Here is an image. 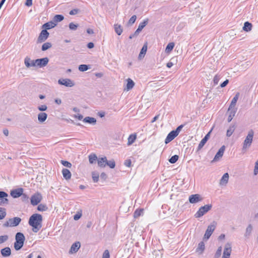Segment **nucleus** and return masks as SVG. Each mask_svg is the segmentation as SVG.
<instances>
[{"label":"nucleus","instance_id":"nucleus-1","mask_svg":"<svg viewBox=\"0 0 258 258\" xmlns=\"http://www.w3.org/2000/svg\"><path fill=\"white\" fill-rule=\"evenodd\" d=\"M42 216L39 214H34L30 216L28 223L32 227V230L34 232H37L42 227Z\"/></svg>","mask_w":258,"mask_h":258},{"label":"nucleus","instance_id":"nucleus-2","mask_svg":"<svg viewBox=\"0 0 258 258\" xmlns=\"http://www.w3.org/2000/svg\"><path fill=\"white\" fill-rule=\"evenodd\" d=\"M48 61L49 59L47 57L31 60L30 57L27 56L24 59V63L27 68L35 66L42 67L46 66L48 63Z\"/></svg>","mask_w":258,"mask_h":258},{"label":"nucleus","instance_id":"nucleus-3","mask_svg":"<svg viewBox=\"0 0 258 258\" xmlns=\"http://www.w3.org/2000/svg\"><path fill=\"white\" fill-rule=\"evenodd\" d=\"M15 239L14 248L16 250H19L23 246L25 239L24 235L21 232H18L16 234Z\"/></svg>","mask_w":258,"mask_h":258},{"label":"nucleus","instance_id":"nucleus-4","mask_svg":"<svg viewBox=\"0 0 258 258\" xmlns=\"http://www.w3.org/2000/svg\"><path fill=\"white\" fill-rule=\"evenodd\" d=\"M253 135V131L252 130H250V131H249L248 134L246 137V138L245 139L243 143V151H246L247 148L250 147L252 142Z\"/></svg>","mask_w":258,"mask_h":258},{"label":"nucleus","instance_id":"nucleus-5","mask_svg":"<svg viewBox=\"0 0 258 258\" xmlns=\"http://www.w3.org/2000/svg\"><path fill=\"white\" fill-rule=\"evenodd\" d=\"M211 204L206 205L201 207L195 215L196 218H200L211 209Z\"/></svg>","mask_w":258,"mask_h":258},{"label":"nucleus","instance_id":"nucleus-6","mask_svg":"<svg viewBox=\"0 0 258 258\" xmlns=\"http://www.w3.org/2000/svg\"><path fill=\"white\" fill-rule=\"evenodd\" d=\"M21 219L19 217H14L13 218H10L9 220L6 222L3 226L5 227H16L18 226L21 222Z\"/></svg>","mask_w":258,"mask_h":258},{"label":"nucleus","instance_id":"nucleus-7","mask_svg":"<svg viewBox=\"0 0 258 258\" xmlns=\"http://www.w3.org/2000/svg\"><path fill=\"white\" fill-rule=\"evenodd\" d=\"M215 228L216 223L215 222H213V223L211 224L208 226L204 235V238L206 239H208L212 235V234L213 233Z\"/></svg>","mask_w":258,"mask_h":258},{"label":"nucleus","instance_id":"nucleus-8","mask_svg":"<svg viewBox=\"0 0 258 258\" xmlns=\"http://www.w3.org/2000/svg\"><path fill=\"white\" fill-rule=\"evenodd\" d=\"M42 200V196L39 192H36L31 197V204L33 206H36L38 205Z\"/></svg>","mask_w":258,"mask_h":258},{"label":"nucleus","instance_id":"nucleus-9","mask_svg":"<svg viewBox=\"0 0 258 258\" xmlns=\"http://www.w3.org/2000/svg\"><path fill=\"white\" fill-rule=\"evenodd\" d=\"M49 35V33L46 30H42L38 37L37 42L39 43L44 42L48 38Z\"/></svg>","mask_w":258,"mask_h":258},{"label":"nucleus","instance_id":"nucleus-10","mask_svg":"<svg viewBox=\"0 0 258 258\" xmlns=\"http://www.w3.org/2000/svg\"><path fill=\"white\" fill-rule=\"evenodd\" d=\"M58 83L67 87H72L75 85L74 82L70 79H60L58 80Z\"/></svg>","mask_w":258,"mask_h":258},{"label":"nucleus","instance_id":"nucleus-11","mask_svg":"<svg viewBox=\"0 0 258 258\" xmlns=\"http://www.w3.org/2000/svg\"><path fill=\"white\" fill-rule=\"evenodd\" d=\"M231 251L232 248L231 243H227L225 245L222 258H229Z\"/></svg>","mask_w":258,"mask_h":258},{"label":"nucleus","instance_id":"nucleus-12","mask_svg":"<svg viewBox=\"0 0 258 258\" xmlns=\"http://www.w3.org/2000/svg\"><path fill=\"white\" fill-rule=\"evenodd\" d=\"M8 194L4 191H0V205L4 206L9 204V200L7 198Z\"/></svg>","mask_w":258,"mask_h":258},{"label":"nucleus","instance_id":"nucleus-13","mask_svg":"<svg viewBox=\"0 0 258 258\" xmlns=\"http://www.w3.org/2000/svg\"><path fill=\"white\" fill-rule=\"evenodd\" d=\"M24 191L23 188H18L13 190H12L10 192L11 196L13 198H18L22 195V192Z\"/></svg>","mask_w":258,"mask_h":258},{"label":"nucleus","instance_id":"nucleus-14","mask_svg":"<svg viewBox=\"0 0 258 258\" xmlns=\"http://www.w3.org/2000/svg\"><path fill=\"white\" fill-rule=\"evenodd\" d=\"M225 150V146L223 145L219 149L218 151L215 155L214 159L212 161V162L218 161L219 159L222 158L223 156Z\"/></svg>","mask_w":258,"mask_h":258},{"label":"nucleus","instance_id":"nucleus-15","mask_svg":"<svg viewBox=\"0 0 258 258\" xmlns=\"http://www.w3.org/2000/svg\"><path fill=\"white\" fill-rule=\"evenodd\" d=\"M189 202L191 204H196L202 201V198L199 194L191 195L189 197Z\"/></svg>","mask_w":258,"mask_h":258},{"label":"nucleus","instance_id":"nucleus-16","mask_svg":"<svg viewBox=\"0 0 258 258\" xmlns=\"http://www.w3.org/2000/svg\"><path fill=\"white\" fill-rule=\"evenodd\" d=\"M211 132V131H210L205 137L204 138L201 140L200 143H199L198 148H197V151H199L202 149V148L204 147V146L205 145L207 141L209 140L210 138V135Z\"/></svg>","mask_w":258,"mask_h":258},{"label":"nucleus","instance_id":"nucleus-17","mask_svg":"<svg viewBox=\"0 0 258 258\" xmlns=\"http://www.w3.org/2000/svg\"><path fill=\"white\" fill-rule=\"evenodd\" d=\"M178 135L174 131H172L168 134L167 136L166 137L165 140V143L167 144L171 141H172Z\"/></svg>","mask_w":258,"mask_h":258},{"label":"nucleus","instance_id":"nucleus-18","mask_svg":"<svg viewBox=\"0 0 258 258\" xmlns=\"http://www.w3.org/2000/svg\"><path fill=\"white\" fill-rule=\"evenodd\" d=\"M236 111L237 109L236 108H231V107H229L227 111L228 113L229 114L227 119L228 122H230L232 120L233 117L235 116Z\"/></svg>","mask_w":258,"mask_h":258},{"label":"nucleus","instance_id":"nucleus-19","mask_svg":"<svg viewBox=\"0 0 258 258\" xmlns=\"http://www.w3.org/2000/svg\"><path fill=\"white\" fill-rule=\"evenodd\" d=\"M80 246H81V244H80V242L77 241V242H75L74 243H73L72 245L71 248L70 249L69 252L70 253H73L76 252L77 251H78V250L80 248Z\"/></svg>","mask_w":258,"mask_h":258},{"label":"nucleus","instance_id":"nucleus-20","mask_svg":"<svg viewBox=\"0 0 258 258\" xmlns=\"http://www.w3.org/2000/svg\"><path fill=\"white\" fill-rule=\"evenodd\" d=\"M1 253L4 257H8L11 254V250L9 247H6L1 250Z\"/></svg>","mask_w":258,"mask_h":258},{"label":"nucleus","instance_id":"nucleus-21","mask_svg":"<svg viewBox=\"0 0 258 258\" xmlns=\"http://www.w3.org/2000/svg\"><path fill=\"white\" fill-rule=\"evenodd\" d=\"M228 179L229 174L228 173H225L220 179V184L221 185H226L228 182Z\"/></svg>","mask_w":258,"mask_h":258},{"label":"nucleus","instance_id":"nucleus-22","mask_svg":"<svg viewBox=\"0 0 258 258\" xmlns=\"http://www.w3.org/2000/svg\"><path fill=\"white\" fill-rule=\"evenodd\" d=\"M56 25V23H55V22L53 21H52L48 22L43 24L42 26V28H44L45 30H47L52 28H54Z\"/></svg>","mask_w":258,"mask_h":258},{"label":"nucleus","instance_id":"nucleus-23","mask_svg":"<svg viewBox=\"0 0 258 258\" xmlns=\"http://www.w3.org/2000/svg\"><path fill=\"white\" fill-rule=\"evenodd\" d=\"M107 158L106 157L100 158L98 159V165L100 167H105L106 165Z\"/></svg>","mask_w":258,"mask_h":258},{"label":"nucleus","instance_id":"nucleus-24","mask_svg":"<svg viewBox=\"0 0 258 258\" xmlns=\"http://www.w3.org/2000/svg\"><path fill=\"white\" fill-rule=\"evenodd\" d=\"M62 173L63 177L66 180H69L71 178L72 174L69 169H66V168H63L62 170Z\"/></svg>","mask_w":258,"mask_h":258},{"label":"nucleus","instance_id":"nucleus-25","mask_svg":"<svg viewBox=\"0 0 258 258\" xmlns=\"http://www.w3.org/2000/svg\"><path fill=\"white\" fill-rule=\"evenodd\" d=\"M83 121L84 122L94 125L96 123V119L94 117L87 116L84 118Z\"/></svg>","mask_w":258,"mask_h":258},{"label":"nucleus","instance_id":"nucleus-26","mask_svg":"<svg viewBox=\"0 0 258 258\" xmlns=\"http://www.w3.org/2000/svg\"><path fill=\"white\" fill-rule=\"evenodd\" d=\"M205 250V243L204 242H200L198 246L196 249V252H198L199 254H201Z\"/></svg>","mask_w":258,"mask_h":258},{"label":"nucleus","instance_id":"nucleus-27","mask_svg":"<svg viewBox=\"0 0 258 258\" xmlns=\"http://www.w3.org/2000/svg\"><path fill=\"white\" fill-rule=\"evenodd\" d=\"M47 117V114L44 112H40L38 114V120L40 122H44Z\"/></svg>","mask_w":258,"mask_h":258},{"label":"nucleus","instance_id":"nucleus-28","mask_svg":"<svg viewBox=\"0 0 258 258\" xmlns=\"http://www.w3.org/2000/svg\"><path fill=\"white\" fill-rule=\"evenodd\" d=\"M134 86L135 83L134 82V81L131 79L128 78L127 79V84L126 85V88L124 89V90L128 91L132 89Z\"/></svg>","mask_w":258,"mask_h":258},{"label":"nucleus","instance_id":"nucleus-29","mask_svg":"<svg viewBox=\"0 0 258 258\" xmlns=\"http://www.w3.org/2000/svg\"><path fill=\"white\" fill-rule=\"evenodd\" d=\"M252 25L251 23L247 21L244 23V26L243 27V30L245 32H249L251 30Z\"/></svg>","mask_w":258,"mask_h":258},{"label":"nucleus","instance_id":"nucleus-30","mask_svg":"<svg viewBox=\"0 0 258 258\" xmlns=\"http://www.w3.org/2000/svg\"><path fill=\"white\" fill-rule=\"evenodd\" d=\"M252 230V226L251 224H249L247 227L246 229L245 232L244 234V236L246 238H249L250 237L251 232Z\"/></svg>","mask_w":258,"mask_h":258},{"label":"nucleus","instance_id":"nucleus-31","mask_svg":"<svg viewBox=\"0 0 258 258\" xmlns=\"http://www.w3.org/2000/svg\"><path fill=\"white\" fill-rule=\"evenodd\" d=\"M239 96V93H237L235 95V96L232 99L231 103L229 105V107H231V108H235V106L236 103L238 99Z\"/></svg>","mask_w":258,"mask_h":258},{"label":"nucleus","instance_id":"nucleus-32","mask_svg":"<svg viewBox=\"0 0 258 258\" xmlns=\"http://www.w3.org/2000/svg\"><path fill=\"white\" fill-rule=\"evenodd\" d=\"M235 124H231L227 131L226 136L230 137L235 131Z\"/></svg>","mask_w":258,"mask_h":258},{"label":"nucleus","instance_id":"nucleus-33","mask_svg":"<svg viewBox=\"0 0 258 258\" xmlns=\"http://www.w3.org/2000/svg\"><path fill=\"white\" fill-rule=\"evenodd\" d=\"M64 19V17L62 15H56L53 18V21L57 24V23L61 22Z\"/></svg>","mask_w":258,"mask_h":258},{"label":"nucleus","instance_id":"nucleus-34","mask_svg":"<svg viewBox=\"0 0 258 258\" xmlns=\"http://www.w3.org/2000/svg\"><path fill=\"white\" fill-rule=\"evenodd\" d=\"M147 50V45L144 44L141 50V51L139 55V58L141 59L142 57H144L145 54H146Z\"/></svg>","mask_w":258,"mask_h":258},{"label":"nucleus","instance_id":"nucleus-35","mask_svg":"<svg viewBox=\"0 0 258 258\" xmlns=\"http://www.w3.org/2000/svg\"><path fill=\"white\" fill-rule=\"evenodd\" d=\"M114 28L115 32L118 35H120L122 32V29L120 25L115 24L114 25Z\"/></svg>","mask_w":258,"mask_h":258},{"label":"nucleus","instance_id":"nucleus-36","mask_svg":"<svg viewBox=\"0 0 258 258\" xmlns=\"http://www.w3.org/2000/svg\"><path fill=\"white\" fill-rule=\"evenodd\" d=\"M97 159V157L95 154H91L89 156V161L91 164H93L96 162Z\"/></svg>","mask_w":258,"mask_h":258},{"label":"nucleus","instance_id":"nucleus-37","mask_svg":"<svg viewBox=\"0 0 258 258\" xmlns=\"http://www.w3.org/2000/svg\"><path fill=\"white\" fill-rule=\"evenodd\" d=\"M174 46V43L173 42L169 43L166 47L165 51L167 53L170 52L173 49Z\"/></svg>","mask_w":258,"mask_h":258},{"label":"nucleus","instance_id":"nucleus-38","mask_svg":"<svg viewBox=\"0 0 258 258\" xmlns=\"http://www.w3.org/2000/svg\"><path fill=\"white\" fill-rule=\"evenodd\" d=\"M148 23V19H146L143 22H141L138 26V29L142 31V30L147 25Z\"/></svg>","mask_w":258,"mask_h":258},{"label":"nucleus","instance_id":"nucleus-39","mask_svg":"<svg viewBox=\"0 0 258 258\" xmlns=\"http://www.w3.org/2000/svg\"><path fill=\"white\" fill-rule=\"evenodd\" d=\"M52 46L51 43L50 42L44 43L42 46L41 49L42 51H45L48 49L50 48Z\"/></svg>","mask_w":258,"mask_h":258},{"label":"nucleus","instance_id":"nucleus-40","mask_svg":"<svg viewBox=\"0 0 258 258\" xmlns=\"http://www.w3.org/2000/svg\"><path fill=\"white\" fill-rule=\"evenodd\" d=\"M92 177L94 182H97L99 180V174L96 172H93L92 173Z\"/></svg>","mask_w":258,"mask_h":258},{"label":"nucleus","instance_id":"nucleus-41","mask_svg":"<svg viewBox=\"0 0 258 258\" xmlns=\"http://www.w3.org/2000/svg\"><path fill=\"white\" fill-rule=\"evenodd\" d=\"M89 69V66L86 64H81L79 66V70L81 72L86 71Z\"/></svg>","mask_w":258,"mask_h":258},{"label":"nucleus","instance_id":"nucleus-42","mask_svg":"<svg viewBox=\"0 0 258 258\" xmlns=\"http://www.w3.org/2000/svg\"><path fill=\"white\" fill-rule=\"evenodd\" d=\"M143 213V209H137L134 214V216L135 218H137L140 216Z\"/></svg>","mask_w":258,"mask_h":258},{"label":"nucleus","instance_id":"nucleus-43","mask_svg":"<svg viewBox=\"0 0 258 258\" xmlns=\"http://www.w3.org/2000/svg\"><path fill=\"white\" fill-rule=\"evenodd\" d=\"M48 209V207L45 205L43 204H40L37 207V210L39 211L43 212L46 211Z\"/></svg>","mask_w":258,"mask_h":258},{"label":"nucleus","instance_id":"nucleus-44","mask_svg":"<svg viewBox=\"0 0 258 258\" xmlns=\"http://www.w3.org/2000/svg\"><path fill=\"white\" fill-rule=\"evenodd\" d=\"M6 209L0 207V220L4 219L6 217Z\"/></svg>","mask_w":258,"mask_h":258},{"label":"nucleus","instance_id":"nucleus-45","mask_svg":"<svg viewBox=\"0 0 258 258\" xmlns=\"http://www.w3.org/2000/svg\"><path fill=\"white\" fill-rule=\"evenodd\" d=\"M136 136L135 135H130L128 138L127 144L130 145L132 144L135 141Z\"/></svg>","mask_w":258,"mask_h":258},{"label":"nucleus","instance_id":"nucleus-46","mask_svg":"<svg viewBox=\"0 0 258 258\" xmlns=\"http://www.w3.org/2000/svg\"><path fill=\"white\" fill-rule=\"evenodd\" d=\"M178 158H179V157L178 155H173L169 159V162L172 164L175 163V162H177Z\"/></svg>","mask_w":258,"mask_h":258},{"label":"nucleus","instance_id":"nucleus-47","mask_svg":"<svg viewBox=\"0 0 258 258\" xmlns=\"http://www.w3.org/2000/svg\"><path fill=\"white\" fill-rule=\"evenodd\" d=\"M106 165H108L111 168H114L115 166V162L114 160L109 161L107 160Z\"/></svg>","mask_w":258,"mask_h":258},{"label":"nucleus","instance_id":"nucleus-48","mask_svg":"<svg viewBox=\"0 0 258 258\" xmlns=\"http://www.w3.org/2000/svg\"><path fill=\"white\" fill-rule=\"evenodd\" d=\"M9 239V236L7 235L0 236V244H2L6 242Z\"/></svg>","mask_w":258,"mask_h":258},{"label":"nucleus","instance_id":"nucleus-49","mask_svg":"<svg viewBox=\"0 0 258 258\" xmlns=\"http://www.w3.org/2000/svg\"><path fill=\"white\" fill-rule=\"evenodd\" d=\"M222 248L221 246H220L218 248V249L216 252V253L215 254V258H219L221 256V252H222Z\"/></svg>","mask_w":258,"mask_h":258},{"label":"nucleus","instance_id":"nucleus-50","mask_svg":"<svg viewBox=\"0 0 258 258\" xmlns=\"http://www.w3.org/2000/svg\"><path fill=\"white\" fill-rule=\"evenodd\" d=\"M78 27V24H75L73 22H71L69 24V28L71 30H76Z\"/></svg>","mask_w":258,"mask_h":258},{"label":"nucleus","instance_id":"nucleus-51","mask_svg":"<svg viewBox=\"0 0 258 258\" xmlns=\"http://www.w3.org/2000/svg\"><path fill=\"white\" fill-rule=\"evenodd\" d=\"M60 162L65 167L71 168L72 166V164L67 161L61 160Z\"/></svg>","mask_w":258,"mask_h":258},{"label":"nucleus","instance_id":"nucleus-52","mask_svg":"<svg viewBox=\"0 0 258 258\" xmlns=\"http://www.w3.org/2000/svg\"><path fill=\"white\" fill-rule=\"evenodd\" d=\"M21 200L24 202H27L28 201L29 197L26 194L22 192V195L21 196Z\"/></svg>","mask_w":258,"mask_h":258},{"label":"nucleus","instance_id":"nucleus-53","mask_svg":"<svg viewBox=\"0 0 258 258\" xmlns=\"http://www.w3.org/2000/svg\"><path fill=\"white\" fill-rule=\"evenodd\" d=\"M136 19H137V17L136 15H133V16H132V17L130 19V20L128 22V24L129 25L133 24L135 22Z\"/></svg>","mask_w":258,"mask_h":258},{"label":"nucleus","instance_id":"nucleus-54","mask_svg":"<svg viewBox=\"0 0 258 258\" xmlns=\"http://www.w3.org/2000/svg\"><path fill=\"white\" fill-rule=\"evenodd\" d=\"M258 174V159L255 163L254 168L253 170V174L256 175Z\"/></svg>","mask_w":258,"mask_h":258},{"label":"nucleus","instance_id":"nucleus-55","mask_svg":"<svg viewBox=\"0 0 258 258\" xmlns=\"http://www.w3.org/2000/svg\"><path fill=\"white\" fill-rule=\"evenodd\" d=\"M220 79V76L218 75H216L213 79V83L214 85H217Z\"/></svg>","mask_w":258,"mask_h":258},{"label":"nucleus","instance_id":"nucleus-56","mask_svg":"<svg viewBox=\"0 0 258 258\" xmlns=\"http://www.w3.org/2000/svg\"><path fill=\"white\" fill-rule=\"evenodd\" d=\"M102 258H110V254L108 250H105L102 255Z\"/></svg>","mask_w":258,"mask_h":258},{"label":"nucleus","instance_id":"nucleus-57","mask_svg":"<svg viewBox=\"0 0 258 258\" xmlns=\"http://www.w3.org/2000/svg\"><path fill=\"white\" fill-rule=\"evenodd\" d=\"M47 108V107L46 105H42L39 106L38 107V110L41 111H45V110H46Z\"/></svg>","mask_w":258,"mask_h":258},{"label":"nucleus","instance_id":"nucleus-58","mask_svg":"<svg viewBox=\"0 0 258 258\" xmlns=\"http://www.w3.org/2000/svg\"><path fill=\"white\" fill-rule=\"evenodd\" d=\"M79 11L80 10L78 9H73L70 12L69 14L71 15H76L79 13Z\"/></svg>","mask_w":258,"mask_h":258},{"label":"nucleus","instance_id":"nucleus-59","mask_svg":"<svg viewBox=\"0 0 258 258\" xmlns=\"http://www.w3.org/2000/svg\"><path fill=\"white\" fill-rule=\"evenodd\" d=\"M183 126L184 125L183 124H181L179 125L175 130L173 131L178 135L179 133L181 131V129L183 128Z\"/></svg>","mask_w":258,"mask_h":258},{"label":"nucleus","instance_id":"nucleus-60","mask_svg":"<svg viewBox=\"0 0 258 258\" xmlns=\"http://www.w3.org/2000/svg\"><path fill=\"white\" fill-rule=\"evenodd\" d=\"M131 163H132L131 160L130 159H128V160H126L124 161V165L127 167H130L131 165Z\"/></svg>","mask_w":258,"mask_h":258},{"label":"nucleus","instance_id":"nucleus-61","mask_svg":"<svg viewBox=\"0 0 258 258\" xmlns=\"http://www.w3.org/2000/svg\"><path fill=\"white\" fill-rule=\"evenodd\" d=\"M228 83H229V80L227 79L225 81H224L221 84L220 87L221 88L225 87L228 84Z\"/></svg>","mask_w":258,"mask_h":258},{"label":"nucleus","instance_id":"nucleus-62","mask_svg":"<svg viewBox=\"0 0 258 258\" xmlns=\"http://www.w3.org/2000/svg\"><path fill=\"white\" fill-rule=\"evenodd\" d=\"M107 177V176L106 173L104 172H102L101 173L100 178L103 180H105Z\"/></svg>","mask_w":258,"mask_h":258},{"label":"nucleus","instance_id":"nucleus-63","mask_svg":"<svg viewBox=\"0 0 258 258\" xmlns=\"http://www.w3.org/2000/svg\"><path fill=\"white\" fill-rule=\"evenodd\" d=\"M81 215H82L81 214H79V213L75 215L74 216V219L75 220H79L81 218Z\"/></svg>","mask_w":258,"mask_h":258},{"label":"nucleus","instance_id":"nucleus-64","mask_svg":"<svg viewBox=\"0 0 258 258\" xmlns=\"http://www.w3.org/2000/svg\"><path fill=\"white\" fill-rule=\"evenodd\" d=\"M25 5L27 6L30 7L32 5V0H26Z\"/></svg>","mask_w":258,"mask_h":258}]
</instances>
